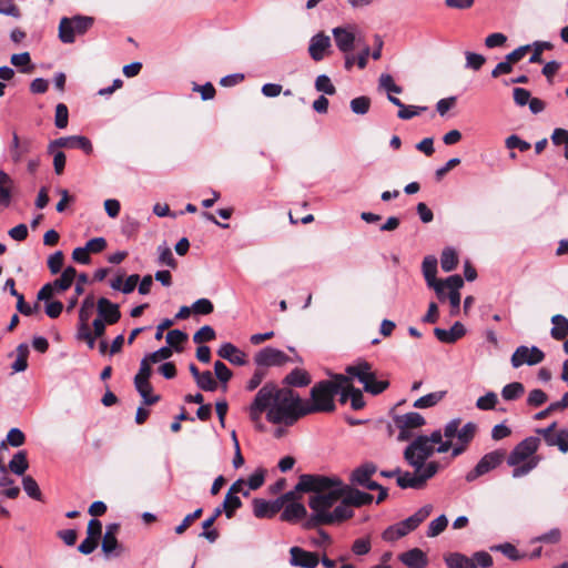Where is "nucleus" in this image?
I'll return each mask as SVG.
<instances>
[{
	"mask_svg": "<svg viewBox=\"0 0 568 568\" xmlns=\"http://www.w3.org/2000/svg\"><path fill=\"white\" fill-rule=\"evenodd\" d=\"M236 484H232L229 491L226 493L223 503L221 504L224 509L225 516L230 519L234 516L235 511L242 507V500L236 495Z\"/></svg>",
	"mask_w": 568,
	"mask_h": 568,
	"instance_id": "23",
	"label": "nucleus"
},
{
	"mask_svg": "<svg viewBox=\"0 0 568 568\" xmlns=\"http://www.w3.org/2000/svg\"><path fill=\"white\" fill-rule=\"evenodd\" d=\"M378 88L385 90L387 94H399L403 92V88L396 84L393 77L388 73L381 74L378 79Z\"/></svg>",
	"mask_w": 568,
	"mask_h": 568,
	"instance_id": "43",
	"label": "nucleus"
},
{
	"mask_svg": "<svg viewBox=\"0 0 568 568\" xmlns=\"http://www.w3.org/2000/svg\"><path fill=\"white\" fill-rule=\"evenodd\" d=\"M265 480V470L257 468L254 473L248 476L247 486L250 490H256L263 486Z\"/></svg>",
	"mask_w": 568,
	"mask_h": 568,
	"instance_id": "64",
	"label": "nucleus"
},
{
	"mask_svg": "<svg viewBox=\"0 0 568 568\" xmlns=\"http://www.w3.org/2000/svg\"><path fill=\"white\" fill-rule=\"evenodd\" d=\"M150 364L151 362L146 357H143L141 359L140 369L134 377V383H139L141 385L144 384L145 382H149L152 374V368Z\"/></svg>",
	"mask_w": 568,
	"mask_h": 568,
	"instance_id": "60",
	"label": "nucleus"
},
{
	"mask_svg": "<svg viewBox=\"0 0 568 568\" xmlns=\"http://www.w3.org/2000/svg\"><path fill=\"white\" fill-rule=\"evenodd\" d=\"M331 47V38H312L308 45V53L314 61L318 62L329 53Z\"/></svg>",
	"mask_w": 568,
	"mask_h": 568,
	"instance_id": "22",
	"label": "nucleus"
},
{
	"mask_svg": "<svg viewBox=\"0 0 568 568\" xmlns=\"http://www.w3.org/2000/svg\"><path fill=\"white\" fill-rule=\"evenodd\" d=\"M393 420L397 428L415 429L426 424L425 418L417 412L396 415L394 416Z\"/></svg>",
	"mask_w": 568,
	"mask_h": 568,
	"instance_id": "21",
	"label": "nucleus"
},
{
	"mask_svg": "<svg viewBox=\"0 0 568 568\" xmlns=\"http://www.w3.org/2000/svg\"><path fill=\"white\" fill-rule=\"evenodd\" d=\"M311 516L307 515L305 506L301 503H290L284 507L281 514V520L286 523H297L304 519L303 524Z\"/></svg>",
	"mask_w": 568,
	"mask_h": 568,
	"instance_id": "20",
	"label": "nucleus"
},
{
	"mask_svg": "<svg viewBox=\"0 0 568 568\" xmlns=\"http://www.w3.org/2000/svg\"><path fill=\"white\" fill-rule=\"evenodd\" d=\"M77 276V270L73 266H67L61 276L54 280L51 284L55 288L57 293L69 290Z\"/></svg>",
	"mask_w": 568,
	"mask_h": 568,
	"instance_id": "27",
	"label": "nucleus"
},
{
	"mask_svg": "<svg viewBox=\"0 0 568 568\" xmlns=\"http://www.w3.org/2000/svg\"><path fill=\"white\" fill-rule=\"evenodd\" d=\"M295 490L313 493L308 498L311 516L302 524L307 530L344 523L354 517L352 507L367 506L374 500L373 495L345 485L337 476L303 474Z\"/></svg>",
	"mask_w": 568,
	"mask_h": 568,
	"instance_id": "1",
	"label": "nucleus"
},
{
	"mask_svg": "<svg viewBox=\"0 0 568 568\" xmlns=\"http://www.w3.org/2000/svg\"><path fill=\"white\" fill-rule=\"evenodd\" d=\"M525 393V387L519 382H513L505 385L501 389V396L505 400H516Z\"/></svg>",
	"mask_w": 568,
	"mask_h": 568,
	"instance_id": "38",
	"label": "nucleus"
},
{
	"mask_svg": "<svg viewBox=\"0 0 568 568\" xmlns=\"http://www.w3.org/2000/svg\"><path fill=\"white\" fill-rule=\"evenodd\" d=\"M216 337L215 331L210 325L202 326L195 334L193 335V342L195 344H202L204 342H211Z\"/></svg>",
	"mask_w": 568,
	"mask_h": 568,
	"instance_id": "57",
	"label": "nucleus"
},
{
	"mask_svg": "<svg viewBox=\"0 0 568 568\" xmlns=\"http://www.w3.org/2000/svg\"><path fill=\"white\" fill-rule=\"evenodd\" d=\"M95 307L94 296L89 294L82 301L80 311H79V323H88L93 314V310Z\"/></svg>",
	"mask_w": 568,
	"mask_h": 568,
	"instance_id": "39",
	"label": "nucleus"
},
{
	"mask_svg": "<svg viewBox=\"0 0 568 568\" xmlns=\"http://www.w3.org/2000/svg\"><path fill=\"white\" fill-rule=\"evenodd\" d=\"M97 311L100 318L109 325L118 323L121 318L119 304H115L106 297H100L97 302Z\"/></svg>",
	"mask_w": 568,
	"mask_h": 568,
	"instance_id": "14",
	"label": "nucleus"
},
{
	"mask_svg": "<svg viewBox=\"0 0 568 568\" xmlns=\"http://www.w3.org/2000/svg\"><path fill=\"white\" fill-rule=\"evenodd\" d=\"M214 375L217 381L223 384V389H226V383L232 378V371L221 361L214 363Z\"/></svg>",
	"mask_w": 568,
	"mask_h": 568,
	"instance_id": "48",
	"label": "nucleus"
},
{
	"mask_svg": "<svg viewBox=\"0 0 568 568\" xmlns=\"http://www.w3.org/2000/svg\"><path fill=\"white\" fill-rule=\"evenodd\" d=\"M187 338V334L181 329H172L166 334L168 346L174 348L179 353L182 352L183 348L181 346H178V344L186 342Z\"/></svg>",
	"mask_w": 568,
	"mask_h": 568,
	"instance_id": "42",
	"label": "nucleus"
},
{
	"mask_svg": "<svg viewBox=\"0 0 568 568\" xmlns=\"http://www.w3.org/2000/svg\"><path fill=\"white\" fill-rule=\"evenodd\" d=\"M448 525V519L445 515H440L434 520H432L428 525L427 536L436 537L442 534Z\"/></svg>",
	"mask_w": 568,
	"mask_h": 568,
	"instance_id": "54",
	"label": "nucleus"
},
{
	"mask_svg": "<svg viewBox=\"0 0 568 568\" xmlns=\"http://www.w3.org/2000/svg\"><path fill=\"white\" fill-rule=\"evenodd\" d=\"M217 355L236 366H244L247 363L246 354L230 342H225L220 346Z\"/></svg>",
	"mask_w": 568,
	"mask_h": 568,
	"instance_id": "17",
	"label": "nucleus"
},
{
	"mask_svg": "<svg viewBox=\"0 0 568 568\" xmlns=\"http://www.w3.org/2000/svg\"><path fill=\"white\" fill-rule=\"evenodd\" d=\"M195 383L196 386L204 392H215L219 386L211 371L202 372Z\"/></svg>",
	"mask_w": 568,
	"mask_h": 568,
	"instance_id": "37",
	"label": "nucleus"
},
{
	"mask_svg": "<svg viewBox=\"0 0 568 568\" xmlns=\"http://www.w3.org/2000/svg\"><path fill=\"white\" fill-rule=\"evenodd\" d=\"M545 443L550 447L557 446L561 453L566 454L568 452V428L560 429Z\"/></svg>",
	"mask_w": 568,
	"mask_h": 568,
	"instance_id": "36",
	"label": "nucleus"
},
{
	"mask_svg": "<svg viewBox=\"0 0 568 568\" xmlns=\"http://www.w3.org/2000/svg\"><path fill=\"white\" fill-rule=\"evenodd\" d=\"M466 64L465 68L478 71L486 62V58L483 54L475 53L471 51H465Z\"/></svg>",
	"mask_w": 568,
	"mask_h": 568,
	"instance_id": "56",
	"label": "nucleus"
},
{
	"mask_svg": "<svg viewBox=\"0 0 568 568\" xmlns=\"http://www.w3.org/2000/svg\"><path fill=\"white\" fill-rule=\"evenodd\" d=\"M377 473V465L373 462H365L355 467L349 474V484L354 487H362L368 490H375L379 484L372 479Z\"/></svg>",
	"mask_w": 568,
	"mask_h": 568,
	"instance_id": "8",
	"label": "nucleus"
},
{
	"mask_svg": "<svg viewBox=\"0 0 568 568\" xmlns=\"http://www.w3.org/2000/svg\"><path fill=\"white\" fill-rule=\"evenodd\" d=\"M158 251H159V258H158L159 264L166 265L173 270H175L178 267V262L174 258L170 247H168L165 245H160L158 247Z\"/></svg>",
	"mask_w": 568,
	"mask_h": 568,
	"instance_id": "51",
	"label": "nucleus"
},
{
	"mask_svg": "<svg viewBox=\"0 0 568 568\" xmlns=\"http://www.w3.org/2000/svg\"><path fill=\"white\" fill-rule=\"evenodd\" d=\"M347 381L346 376L336 374L334 381L324 379L315 383L310 392L311 402L305 400L307 415L334 412L336 408L334 398L341 392V383Z\"/></svg>",
	"mask_w": 568,
	"mask_h": 568,
	"instance_id": "3",
	"label": "nucleus"
},
{
	"mask_svg": "<svg viewBox=\"0 0 568 568\" xmlns=\"http://www.w3.org/2000/svg\"><path fill=\"white\" fill-rule=\"evenodd\" d=\"M306 415L305 400L291 388H281L274 405L267 410L266 419L271 424L290 427Z\"/></svg>",
	"mask_w": 568,
	"mask_h": 568,
	"instance_id": "2",
	"label": "nucleus"
},
{
	"mask_svg": "<svg viewBox=\"0 0 568 568\" xmlns=\"http://www.w3.org/2000/svg\"><path fill=\"white\" fill-rule=\"evenodd\" d=\"M290 361L291 357L288 355L272 346H265L254 355V363L260 368L281 367Z\"/></svg>",
	"mask_w": 568,
	"mask_h": 568,
	"instance_id": "10",
	"label": "nucleus"
},
{
	"mask_svg": "<svg viewBox=\"0 0 568 568\" xmlns=\"http://www.w3.org/2000/svg\"><path fill=\"white\" fill-rule=\"evenodd\" d=\"M10 62L16 68H19L21 72L28 73L32 70L31 57L29 52L14 53L11 55Z\"/></svg>",
	"mask_w": 568,
	"mask_h": 568,
	"instance_id": "40",
	"label": "nucleus"
},
{
	"mask_svg": "<svg viewBox=\"0 0 568 568\" xmlns=\"http://www.w3.org/2000/svg\"><path fill=\"white\" fill-rule=\"evenodd\" d=\"M192 311L196 315H209L214 311V305L209 298H199L192 304Z\"/></svg>",
	"mask_w": 568,
	"mask_h": 568,
	"instance_id": "61",
	"label": "nucleus"
},
{
	"mask_svg": "<svg viewBox=\"0 0 568 568\" xmlns=\"http://www.w3.org/2000/svg\"><path fill=\"white\" fill-rule=\"evenodd\" d=\"M101 548L106 557L119 556L120 552L116 550L121 548V545L119 544L116 536L104 535Z\"/></svg>",
	"mask_w": 568,
	"mask_h": 568,
	"instance_id": "47",
	"label": "nucleus"
},
{
	"mask_svg": "<svg viewBox=\"0 0 568 568\" xmlns=\"http://www.w3.org/2000/svg\"><path fill=\"white\" fill-rule=\"evenodd\" d=\"M497 403V394L494 392H487L484 396H480L477 399L476 407L480 410H493L496 408Z\"/></svg>",
	"mask_w": 568,
	"mask_h": 568,
	"instance_id": "50",
	"label": "nucleus"
},
{
	"mask_svg": "<svg viewBox=\"0 0 568 568\" xmlns=\"http://www.w3.org/2000/svg\"><path fill=\"white\" fill-rule=\"evenodd\" d=\"M466 334V328L460 322H455L449 329L442 327L434 328L436 338L445 344H454Z\"/></svg>",
	"mask_w": 568,
	"mask_h": 568,
	"instance_id": "18",
	"label": "nucleus"
},
{
	"mask_svg": "<svg viewBox=\"0 0 568 568\" xmlns=\"http://www.w3.org/2000/svg\"><path fill=\"white\" fill-rule=\"evenodd\" d=\"M69 124V109L64 103L55 105L54 125L58 129H65Z\"/></svg>",
	"mask_w": 568,
	"mask_h": 568,
	"instance_id": "53",
	"label": "nucleus"
},
{
	"mask_svg": "<svg viewBox=\"0 0 568 568\" xmlns=\"http://www.w3.org/2000/svg\"><path fill=\"white\" fill-rule=\"evenodd\" d=\"M434 453L436 449L426 440V435H418L405 447L403 457L410 467L418 470Z\"/></svg>",
	"mask_w": 568,
	"mask_h": 568,
	"instance_id": "6",
	"label": "nucleus"
},
{
	"mask_svg": "<svg viewBox=\"0 0 568 568\" xmlns=\"http://www.w3.org/2000/svg\"><path fill=\"white\" fill-rule=\"evenodd\" d=\"M530 45H531V50L530 51H532V53H531V55L529 58V63H540V62H542L541 53L545 50L552 49V44L550 42H548V41H535Z\"/></svg>",
	"mask_w": 568,
	"mask_h": 568,
	"instance_id": "49",
	"label": "nucleus"
},
{
	"mask_svg": "<svg viewBox=\"0 0 568 568\" xmlns=\"http://www.w3.org/2000/svg\"><path fill=\"white\" fill-rule=\"evenodd\" d=\"M345 373L356 378L363 384L364 390L374 396L382 394L389 387L388 381L376 378V373L372 371V364L365 359H358L354 364L346 366Z\"/></svg>",
	"mask_w": 568,
	"mask_h": 568,
	"instance_id": "4",
	"label": "nucleus"
},
{
	"mask_svg": "<svg viewBox=\"0 0 568 568\" xmlns=\"http://www.w3.org/2000/svg\"><path fill=\"white\" fill-rule=\"evenodd\" d=\"M422 270L427 285H434L439 282L436 278L437 258L433 255L425 256L422 263Z\"/></svg>",
	"mask_w": 568,
	"mask_h": 568,
	"instance_id": "28",
	"label": "nucleus"
},
{
	"mask_svg": "<svg viewBox=\"0 0 568 568\" xmlns=\"http://www.w3.org/2000/svg\"><path fill=\"white\" fill-rule=\"evenodd\" d=\"M552 327L550 336L556 341H562L568 336V318L561 314H556L551 317Z\"/></svg>",
	"mask_w": 568,
	"mask_h": 568,
	"instance_id": "26",
	"label": "nucleus"
},
{
	"mask_svg": "<svg viewBox=\"0 0 568 568\" xmlns=\"http://www.w3.org/2000/svg\"><path fill=\"white\" fill-rule=\"evenodd\" d=\"M93 24V18L88 16H74L72 18H62L59 26L58 36L82 34L89 31Z\"/></svg>",
	"mask_w": 568,
	"mask_h": 568,
	"instance_id": "11",
	"label": "nucleus"
},
{
	"mask_svg": "<svg viewBox=\"0 0 568 568\" xmlns=\"http://www.w3.org/2000/svg\"><path fill=\"white\" fill-rule=\"evenodd\" d=\"M490 550L500 551L504 556L514 561L519 560L521 558L517 548L510 542L495 545L490 547Z\"/></svg>",
	"mask_w": 568,
	"mask_h": 568,
	"instance_id": "55",
	"label": "nucleus"
},
{
	"mask_svg": "<svg viewBox=\"0 0 568 568\" xmlns=\"http://www.w3.org/2000/svg\"><path fill=\"white\" fill-rule=\"evenodd\" d=\"M528 356H529V348L527 346L521 345V346L517 347L511 356V359H510L513 367L518 368L524 364L528 365V361H529Z\"/></svg>",
	"mask_w": 568,
	"mask_h": 568,
	"instance_id": "58",
	"label": "nucleus"
},
{
	"mask_svg": "<svg viewBox=\"0 0 568 568\" xmlns=\"http://www.w3.org/2000/svg\"><path fill=\"white\" fill-rule=\"evenodd\" d=\"M349 108L353 113L364 115L369 111L371 99L366 95L354 98L349 102Z\"/></svg>",
	"mask_w": 568,
	"mask_h": 568,
	"instance_id": "44",
	"label": "nucleus"
},
{
	"mask_svg": "<svg viewBox=\"0 0 568 568\" xmlns=\"http://www.w3.org/2000/svg\"><path fill=\"white\" fill-rule=\"evenodd\" d=\"M77 336L79 339L85 341L89 348H94L97 336L91 332L88 323H79Z\"/></svg>",
	"mask_w": 568,
	"mask_h": 568,
	"instance_id": "59",
	"label": "nucleus"
},
{
	"mask_svg": "<svg viewBox=\"0 0 568 568\" xmlns=\"http://www.w3.org/2000/svg\"><path fill=\"white\" fill-rule=\"evenodd\" d=\"M252 505L253 514L256 518H272L283 508L277 498L274 500L254 498Z\"/></svg>",
	"mask_w": 568,
	"mask_h": 568,
	"instance_id": "15",
	"label": "nucleus"
},
{
	"mask_svg": "<svg viewBox=\"0 0 568 568\" xmlns=\"http://www.w3.org/2000/svg\"><path fill=\"white\" fill-rule=\"evenodd\" d=\"M458 265V255L454 247L447 246L440 255V266L445 272L454 271Z\"/></svg>",
	"mask_w": 568,
	"mask_h": 568,
	"instance_id": "31",
	"label": "nucleus"
},
{
	"mask_svg": "<svg viewBox=\"0 0 568 568\" xmlns=\"http://www.w3.org/2000/svg\"><path fill=\"white\" fill-rule=\"evenodd\" d=\"M439 469V464L437 462L425 463L423 468H419L417 471L423 486H426L427 480L433 478Z\"/></svg>",
	"mask_w": 568,
	"mask_h": 568,
	"instance_id": "52",
	"label": "nucleus"
},
{
	"mask_svg": "<svg viewBox=\"0 0 568 568\" xmlns=\"http://www.w3.org/2000/svg\"><path fill=\"white\" fill-rule=\"evenodd\" d=\"M280 387L273 383H265L255 394L254 399L248 406V415L252 422L256 423V427L260 430L264 429V426L260 424V419L263 413L267 414V410L274 405L276 397L280 392Z\"/></svg>",
	"mask_w": 568,
	"mask_h": 568,
	"instance_id": "5",
	"label": "nucleus"
},
{
	"mask_svg": "<svg viewBox=\"0 0 568 568\" xmlns=\"http://www.w3.org/2000/svg\"><path fill=\"white\" fill-rule=\"evenodd\" d=\"M290 554V564L294 567L315 568L320 562V558L315 552L307 551L297 546L292 547Z\"/></svg>",
	"mask_w": 568,
	"mask_h": 568,
	"instance_id": "13",
	"label": "nucleus"
},
{
	"mask_svg": "<svg viewBox=\"0 0 568 568\" xmlns=\"http://www.w3.org/2000/svg\"><path fill=\"white\" fill-rule=\"evenodd\" d=\"M8 467L13 474H16L18 476H22L26 473V470L29 468L27 452L26 450L17 452L13 455L12 459L9 462Z\"/></svg>",
	"mask_w": 568,
	"mask_h": 568,
	"instance_id": "30",
	"label": "nucleus"
},
{
	"mask_svg": "<svg viewBox=\"0 0 568 568\" xmlns=\"http://www.w3.org/2000/svg\"><path fill=\"white\" fill-rule=\"evenodd\" d=\"M548 399L547 394L539 388L530 390L528 397H527V405L531 407H539L542 404H545Z\"/></svg>",
	"mask_w": 568,
	"mask_h": 568,
	"instance_id": "62",
	"label": "nucleus"
},
{
	"mask_svg": "<svg viewBox=\"0 0 568 568\" xmlns=\"http://www.w3.org/2000/svg\"><path fill=\"white\" fill-rule=\"evenodd\" d=\"M310 383H311L310 374L305 369H302V368H294L283 379V384L291 386V387H305Z\"/></svg>",
	"mask_w": 568,
	"mask_h": 568,
	"instance_id": "24",
	"label": "nucleus"
},
{
	"mask_svg": "<svg viewBox=\"0 0 568 568\" xmlns=\"http://www.w3.org/2000/svg\"><path fill=\"white\" fill-rule=\"evenodd\" d=\"M540 444L538 437L529 436L518 443L507 457V464L509 466H517L524 462H527L537 452Z\"/></svg>",
	"mask_w": 568,
	"mask_h": 568,
	"instance_id": "9",
	"label": "nucleus"
},
{
	"mask_svg": "<svg viewBox=\"0 0 568 568\" xmlns=\"http://www.w3.org/2000/svg\"><path fill=\"white\" fill-rule=\"evenodd\" d=\"M398 559L408 568H425L428 565L426 554L419 548H413L400 554Z\"/></svg>",
	"mask_w": 568,
	"mask_h": 568,
	"instance_id": "19",
	"label": "nucleus"
},
{
	"mask_svg": "<svg viewBox=\"0 0 568 568\" xmlns=\"http://www.w3.org/2000/svg\"><path fill=\"white\" fill-rule=\"evenodd\" d=\"M13 181L10 175L0 170V205L8 207L11 203V185Z\"/></svg>",
	"mask_w": 568,
	"mask_h": 568,
	"instance_id": "29",
	"label": "nucleus"
},
{
	"mask_svg": "<svg viewBox=\"0 0 568 568\" xmlns=\"http://www.w3.org/2000/svg\"><path fill=\"white\" fill-rule=\"evenodd\" d=\"M445 562L449 568H476L474 559L460 552L450 554L445 558Z\"/></svg>",
	"mask_w": 568,
	"mask_h": 568,
	"instance_id": "33",
	"label": "nucleus"
},
{
	"mask_svg": "<svg viewBox=\"0 0 568 568\" xmlns=\"http://www.w3.org/2000/svg\"><path fill=\"white\" fill-rule=\"evenodd\" d=\"M22 486H23V489L26 491V494L34 499V500H39L41 501L42 500V493L39 488V485L38 483L36 481V479L31 476H23L22 478Z\"/></svg>",
	"mask_w": 568,
	"mask_h": 568,
	"instance_id": "41",
	"label": "nucleus"
},
{
	"mask_svg": "<svg viewBox=\"0 0 568 568\" xmlns=\"http://www.w3.org/2000/svg\"><path fill=\"white\" fill-rule=\"evenodd\" d=\"M446 395L445 390H438L434 393L426 394L418 399H416L413 404L415 408H429L436 406Z\"/></svg>",
	"mask_w": 568,
	"mask_h": 568,
	"instance_id": "32",
	"label": "nucleus"
},
{
	"mask_svg": "<svg viewBox=\"0 0 568 568\" xmlns=\"http://www.w3.org/2000/svg\"><path fill=\"white\" fill-rule=\"evenodd\" d=\"M539 463V457L535 456L528 459L527 462H524V464H519L517 466H513V477L514 478H520L526 475H528L532 469L537 467Z\"/></svg>",
	"mask_w": 568,
	"mask_h": 568,
	"instance_id": "46",
	"label": "nucleus"
},
{
	"mask_svg": "<svg viewBox=\"0 0 568 568\" xmlns=\"http://www.w3.org/2000/svg\"><path fill=\"white\" fill-rule=\"evenodd\" d=\"M314 87L317 92H322L326 95H334L336 93L335 85L326 74H320L315 80Z\"/></svg>",
	"mask_w": 568,
	"mask_h": 568,
	"instance_id": "45",
	"label": "nucleus"
},
{
	"mask_svg": "<svg viewBox=\"0 0 568 568\" xmlns=\"http://www.w3.org/2000/svg\"><path fill=\"white\" fill-rule=\"evenodd\" d=\"M172 356V348L170 346H162L155 352L146 354V357L152 364L161 361L169 359Z\"/></svg>",
	"mask_w": 568,
	"mask_h": 568,
	"instance_id": "63",
	"label": "nucleus"
},
{
	"mask_svg": "<svg viewBox=\"0 0 568 568\" xmlns=\"http://www.w3.org/2000/svg\"><path fill=\"white\" fill-rule=\"evenodd\" d=\"M397 485L402 489H423L424 486L422 484V480L415 470L414 473H410L408 470L403 471L400 469L399 475L397 477Z\"/></svg>",
	"mask_w": 568,
	"mask_h": 568,
	"instance_id": "25",
	"label": "nucleus"
},
{
	"mask_svg": "<svg viewBox=\"0 0 568 568\" xmlns=\"http://www.w3.org/2000/svg\"><path fill=\"white\" fill-rule=\"evenodd\" d=\"M426 440L433 446L434 444H437L438 446L435 447V449L436 453L439 454L447 453L453 447V443L450 440H443L442 429H435L429 436L426 435Z\"/></svg>",
	"mask_w": 568,
	"mask_h": 568,
	"instance_id": "34",
	"label": "nucleus"
},
{
	"mask_svg": "<svg viewBox=\"0 0 568 568\" xmlns=\"http://www.w3.org/2000/svg\"><path fill=\"white\" fill-rule=\"evenodd\" d=\"M136 392L143 399L144 405H154L156 404L161 397L160 395H152V385L150 382H145L144 384L134 383Z\"/></svg>",
	"mask_w": 568,
	"mask_h": 568,
	"instance_id": "35",
	"label": "nucleus"
},
{
	"mask_svg": "<svg viewBox=\"0 0 568 568\" xmlns=\"http://www.w3.org/2000/svg\"><path fill=\"white\" fill-rule=\"evenodd\" d=\"M54 144H61L65 149H79L88 155L93 152L92 142L84 135L61 136L54 140Z\"/></svg>",
	"mask_w": 568,
	"mask_h": 568,
	"instance_id": "16",
	"label": "nucleus"
},
{
	"mask_svg": "<svg viewBox=\"0 0 568 568\" xmlns=\"http://www.w3.org/2000/svg\"><path fill=\"white\" fill-rule=\"evenodd\" d=\"M505 458H506L505 449H495L493 452L485 454L478 460V463L475 465V467L466 474L465 480L467 483L475 481L477 478L498 468L504 463Z\"/></svg>",
	"mask_w": 568,
	"mask_h": 568,
	"instance_id": "7",
	"label": "nucleus"
},
{
	"mask_svg": "<svg viewBox=\"0 0 568 568\" xmlns=\"http://www.w3.org/2000/svg\"><path fill=\"white\" fill-rule=\"evenodd\" d=\"M477 425L473 422H467L463 427H458L456 438L457 444L452 447V456L457 457L466 452L469 444L475 438Z\"/></svg>",
	"mask_w": 568,
	"mask_h": 568,
	"instance_id": "12",
	"label": "nucleus"
}]
</instances>
